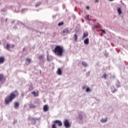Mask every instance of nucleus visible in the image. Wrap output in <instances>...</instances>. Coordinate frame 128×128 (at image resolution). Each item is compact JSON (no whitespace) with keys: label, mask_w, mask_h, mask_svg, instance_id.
<instances>
[{"label":"nucleus","mask_w":128,"mask_h":128,"mask_svg":"<svg viewBox=\"0 0 128 128\" xmlns=\"http://www.w3.org/2000/svg\"><path fill=\"white\" fill-rule=\"evenodd\" d=\"M16 96H18V90H14L13 92H11L7 98L5 99V104H8L9 102H12L14 98H16Z\"/></svg>","instance_id":"f257e3e1"},{"label":"nucleus","mask_w":128,"mask_h":128,"mask_svg":"<svg viewBox=\"0 0 128 128\" xmlns=\"http://www.w3.org/2000/svg\"><path fill=\"white\" fill-rule=\"evenodd\" d=\"M52 52L58 56H62V54L64 52V49L62 46H56Z\"/></svg>","instance_id":"f03ea898"},{"label":"nucleus","mask_w":128,"mask_h":128,"mask_svg":"<svg viewBox=\"0 0 128 128\" xmlns=\"http://www.w3.org/2000/svg\"><path fill=\"white\" fill-rule=\"evenodd\" d=\"M64 124L66 128H70V121L68 120H65L64 121Z\"/></svg>","instance_id":"7ed1b4c3"},{"label":"nucleus","mask_w":128,"mask_h":128,"mask_svg":"<svg viewBox=\"0 0 128 128\" xmlns=\"http://www.w3.org/2000/svg\"><path fill=\"white\" fill-rule=\"evenodd\" d=\"M54 124H58L59 126H62V121L60 120H56L54 121Z\"/></svg>","instance_id":"20e7f679"},{"label":"nucleus","mask_w":128,"mask_h":128,"mask_svg":"<svg viewBox=\"0 0 128 128\" xmlns=\"http://www.w3.org/2000/svg\"><path fill=\"white\" fill-rule=\"evenodd\" d=\"M50 110V107H48V105H44L43 108V110L44 112H48Z\"/></svg>","instance_id":"39448f33"},{"label":"nucleus","mask_w":128,"mask_h":128,"mask_svg":"<svg viewBox=\"0 0 128 128\" xmlns=\"http://www.w3.org/2000/svg\"><path fill=\"white\" fill-rule=\"evenodd\" d=\"M56 74L58 75V76H62V69H60V68H58V70L56 72Z\"/></svg>","instance_id":"423d86ee"},{"label":"nucleus","mask_w":128,"mask_h":128,"mask_svg":"<svg viewBox=\"0 0 128 128\" xmlns=\"http://www.w3.org/2000/svg\"><path fill=\"white\" fill-rule=\"evenodd\" d=\"M4 57H0V64H4Z\"/></svg>","instance_id":"0eeeda50"},{"label":"nucleus","mask_w":128,"mask_h":128,"mask_svg":"<svg viewBox=\"0 0 128 128\" xmlns=\"http://www.w3.org/2000/svg\"><path fill=\"white\" fill-rule=\"evenodd\" d=\"M18 106H20V103L18 102H16L14 104V107L15 108H18Z\"/></svg>","instance_id":"6e6552de"},{"label":"nucleus","mask_w":128,"mask_h":128,"mask_svg":"<svg viewBox=\"0 0 128 128\" xmlns=\"http://www.w3.org/2000/svg\"><path fill=\"white\" fill-rule=\"evenodd\" d=\"M88 36V33H84L83 36H82V40H84V38H86Z\"/></svg>","instance_id":"1a4fd4ad"},{"label":"nucleus","mask_w":128,"mask_h":128,"mask_svg":"<svg viewBox=\"0 0 128 128\" xmlns=\"http://www.w3.org/2000/svg\"><path fill=\"white\" fill-rule=\"evenodd\" d=\"M84 44H90V40H89L88 38H86L84 40Z\"/></svg>","instance_id":"9d476101"},{"label":"nucleus","mask_w":128,"mask_h":128,"mask_svg":"<svg viewBox=\"0 0 128 128\" xmlns=\"http://www.w3.org/2000/svg\"><path fill=\"white\" fill-rule=\"evenodd\" d=\"M62 34H70V31L68 30V29L66 28L62 32Z\"/></svg>","instance_id":"9b49d317"},{"label":"nucleus","mask_w":128,"mask_h":128,"mask_svg":"<svg viewBox=\"0 0 128 128\" xmlns=\"http://www.w3.org/2000/svg\"><path fill=\"white\" fill-rule=\"evenodd\" d=\"M32 94L34 96H38V94L36 92V91L32 92Z\"/></svg>","instance_id":"f8f14e48"},{"label":"nucleus","mask_w":128,"mask_h":128,"mask_svg":"<svg viewBox=\"0 0 128 128\" xmlns=\"http://www.w3.org/2000/svg\"><path fill=\"white\" fill-rule=\"evenodd\" d=\"M108 122V118L101 120V122H102L103 124H104V122Z\"/></svg>","instance_id":"ddd939ff"},{"label":"nucleus","mask_w":128,"mask_h":128,"mask_svg":"<svg viewBox=\"0 0 128 128\" xmlns=\"http://www.w3.org/2000/svg\"><path fill=\"white\" fill-rule=\"evenodd\" d=\"M118 12L119 14H122V10L120 9V8H118Z\"/></svg>","instance_id":"4468645a"},{"label":"nucleus","mask_w":128,"mask_h":128,"mask_svg":"<svg viewBox=\"0 0 128 128\" xmlns=\"http://www.w3.org/2000/svg\"><path fill=\"white\" fill-rule=\"evenodd\" d=\"M74 38L76 42H78V35L76 34H75L74 35Z\"/></svg>","instance_id":"2eb2a0df"},{"label":"nucleus","mask_w":128,"mask_h":128,"mask_svg":"<svg viewBox=\"0 0 128 128\" xmlns=\"http://www.w3.org/2000/svg\"><path fill=\"white\" fill-rule=\"evenodd\" d=\"M104 78V80H106V74H104L103 76H102V78Z\"/></svg>","instance_id":"dca6fc26"},{"label":"nucleus","mask_w":128,"mask_h":128,"mask_svg":"<svg viewBox=\"0 0 128 128\" xmlns=\"http://www.w3.org/2000/svg\"><path fill=\"white\" fill-rule=\"evenodd\" d=\"M64 24V22H60L58 24V26H62Z\"/></svg>","instance_id":"f3484780"},{"label":"nucleus","mask_w":128,"mask_h":128,"mask_svg":"<svg viewBox=\"0 0 128 128\" xmlns=\"http://www.w3.org/2000/svg\"><path fill=\"white\" fill-rule=\"evenodd\" d=\"M82 66H88L86 62H82Z\"/></svg>","instance_id":"a211bd4d"},{"label":"nucleus","mask_w":128,"mask_h":128,"mask_svg":"<svg viewBox=\"0 0 128 128\" xmlns=\"http://www.w3.org/2000/svg\"><path fill=\"white\" fill-rule=\"evenodd\" d=\"M85 19L86 20H90V18H88V16H85Z\"/></svg>","instance_id":"6ab92c4d"},{"label":"nucleus","mask_w":128,"mask_h":128,"mask_svg":"<svg viewBox=\"0 0 128 128\" xmlns=\"http://www.w3.org/2000/svg\"><path fill=\"white\" fill-rule=\"evenodd\" d=\"M38 58L39 60H42V58H44V56L42 55H41L39 56Z\"/></svg>","instance_id":"aec40b11"},{"label":"nucleus","mask_w":128,"mask_h":128,"mask_svg":"<svg viewBox=\"0 0 128 128\" xmlns=\"http://www.w3.org/2000/svg\"><path fill=\"white\" fill-rule=\"evenodd\" d=\"M86 92H90V88H86Z\"/></svg>","instance_id":"412c9836"},{"label":"nucleus","mask_w":128,"mask_h":128,"mask_svg":"<svg viewBox=\"0 0 128 128\" xmlns=\"http://www.w3.org/2000/svg\"><path fill=\"white\" fill-rule=\"evenodd\" d=\"M26 60L29 62V64H30V62H32V60L30 58L26 59Z\"/></svg>","instance_id":"4be33fe9"},{"label":"nucleus","mask_w":128,"mask_h":128,"mask_svg":"<svg viewBox=\"0 0 128 128\" xmlns=\"http://www.w3.org/2000/svg\"><path fill=\"white\" fill-rule=\"evenodd\" d=\"M52 128H56V124H53L52 126Z\"/></svg>","instance_id":"5701e85b"},{"label":"nucleus","mask_w":128,"mask_h":128,"mask_svg":"<svg viewBox=\"0 0 128 128\" xmlns=\"http://www.w3.org/2000/svg\"><path fill=\"white\" fill-rule=\"evenodd\" d=\"M3 78H4V76L0 74V81H1L2 80Z\"/></svg>","instance_id":"b1692460"},{"label":"nucleus","mask_w":128,"mask_h":128,"mask_svg":"<svg viewBox=\"0 0 128 128\" xmlns=\"http://www.w3.org/2000/svg\"><path fill=\"white\" fill-rule=\"evenodd\" d=\"M79 118H80V120H82V115L80 114Z\"/></svg>","instance_id":"393cba45"},{"label":"nucleus","mask_w":128,"mask_h":128,"mask_svg":"<svg viewBox=\"0 0 128 128\" xmlns=\"http://www.w3.org/2000/svg\"><path fill=\"white\" fill-rule=\"evenodd\" d=\"M100 30H101V32H102L104 34H106V30H102V29Z\"/></svg>","instance_id":"a878e982"},{"label":"nucleus","mask_w":128,"mask_h":128,"mask_svg":"<svg viewBox=\"0 0 128 128\" xmlns=\"http://www.w3.org/2000/svg\"><path fill=\"white\" fill-rule=\"evenodd\" d=\"M6 48H7V50H8V48H10V44H8L6 45Z\"/></svg>","instance_id":"bb28decb"},{"label":"nucleus","mask_w":128,"mask_h":128,"mask_svg":"<svg viewBox=\"0 0 128 128\" xmlns=\"http://www.w3.org/2000/svg\"><path fill=\"white\" fill-rule=\"evenodd\" d=\"M94 28H98V25H95L94 26Z\"/></svg>","instance_id":"cd10ccee"},{"label":"nucleus","mask_w":128,"mask_h":128,"mask_svg":"<svg viewBox=\"0 0 128 128\" xmlns=\"http://www.w3.org/2000/svg\"><path fill=\"white\" fill-rule=\"evenodd\" d=\"M86 8L87 10H90V6H87L86 7Z\"/></svg>","instance_id":"c85d7f7f"},{"label":"nucleus","mask_w":128,"mask_h":128,"mask_svg":"<svg viewBox=\"0 0 128 128\" xmlns=\"http://www.w3.org/2000/svg\"><path fill=\"white\" fill-rule=\"evenodd\" d=\"M82 88H83V90H86V86H83Z\"/></svg>","instance_id":"c756f323"},{"label":"nucleus","mask_w":128,"mask_h":128,"mask_svg":"<svg viewBox=\"0 0 128 128\" xmlns=\"http://www.w3.org/2000/svg\"><path fill=\"white\" fill-rule=\"evenodd\" d=\"M96 2H98V0H95Z\"/></svg>","instance_id":"7c9ffc66"},{"label":"nucleus","mask_w":128,"mask_h":128,"mask_svg":"<svg viewBox=\"0 0 128 128\" xmlns=\"http://www.w3.org/2000/svg\"><path fill=\"white\" fill-rule=\"evenodd\" d=\"M110 0V2H112V0Z\"/></svg>","instance_id":"2f4dec72"}]
</instances>
